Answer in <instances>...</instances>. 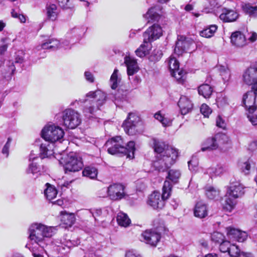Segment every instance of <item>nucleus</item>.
I'll list each match as a JSON object with an SVG mask.
<instances>
[{
	"mask_svg": "<svg viewBox=\"0 0 257 257\" xmlns=\"http://www.w3.org/2000/svg\"><path fill=\"white\" fill-rule=\"evenodd\" d=\"M152 142L155 152L158 154L154 167L159 172H164L175 163L178 156V150L156 139H153Z\"/></svg>",
	"mask_w": 257,
	"mask_h": 257,
	"instance_id": "obj_1",
	"label": "nucleus"
},
{
	"mask_svg": "<svg viewBox=\"0 0 257 257\" xmlns=\"http://www.w3.org/2000/svg\"><path fill=\"white\" fill-rule=\"evenodd\" d=\"M56 227L48 226L40 223H34L29 228V238L32 244H36L44 248L46 246V238L51 237L56 232Z\"/></svg>",
	"mask_w": 257,
	"mask_h": 257,
	"instance_id": "obj_2",
	"label": "nucleus"
},
{
	"mask_svg": "<svg viewBox=\"0 0 257 257\" xmlns=\"http://www.w3.org/2000/svg\"><path fill=\"white\" fill-rule=\"evenodd\" d=\"M162 188V194L157 191L153 192L149 197L148 204L154 209H162L165 206V201L170 197L172 184L176 183L178 178H167Z\"/></svg>",
	"mask_w": 257,
	"mask_h": 257,
	"instance_id": "obj_3",
	"label": "nucleus"
},
{
	"mask_svg": "<svg viewBox=\"0 0 257 257\" xmlns=\"http://www.w3.org/2000/svg\"><path fill=\"white\" fill-rule=\"evenodd\" d=\"M162 34L163 30L159 25L154 24L150 27L143 34V43L136 50V55L140 57L147 55L152 48V42L159 39Z\"/></svg>",
	"mask_w": 257,
	"mask_h": 257,
	"instance_id": "obj_4",
	"label": "nucleus"
},
{
	"mask_svg": "<svg viewBox=\"0 0 257 257\" xmlns=\"http://www.w3.org/2000/svg\"><path fill=\"white\" fill-rule=\"evenodd\" d=\"M107 148L108 153L111 155L122 154L126 156L130 159L134 157L135 144L133 141L129 142L126 147L123 146L122 140L120 137L117 136L108 140L105 144Z\"/></svg>",
	"mask_w": 257,
	"mask_h": 257,
	"instance_id": "obj_5",
	"label": "nucleus"
},
{
	"mask_svg": "<svg viewBox=\"0 0 257 257\" xmlns=\"http://www.w3.org/2000/svg\"><path fill=\"white\" fill-rule=\"evenodd\" d=\"M125 132L128 135H135L143 131V126L140 117L135 113H130L122 124Z\"/></svg>",
	"mask_w": 257,
	"mask_h": 257,
	"instance_id": "obj_6",
	"label": "nucleus"
},
{
	"mask_svg": "<svg viewBox=\"0 0 257 257\" xmlns=\"http://www.w3.org/2000/svg\"><path fill=\"white\" fill-rule=\"evenodd\" d=\"M63 125L67 128L74 129L81 122L80 114L73 109H66L61 114Z\"/></svg>",
	"mask_w": 257,
	"mask_h": 257,
	"instance_id": "obj_7",
	"label": "nucleus"
},
{
	"mask_svg": "<svg viewBox=\"0 0 257 257\" xmlns=\"http://www.w3.org/2000/svg\"><path fill=\"white\" fill-rule=\"evenodd\" d=\"M165 230L163 224L156 227L154 229L146 230L141 234V240L153 246H156L160 241L162 232Z\"/></svg>",
	"mask_w": 257,
	"mask_h": 257,
	"instance_id": "obj_8",
	"label": "nucleus"
},
{
	"mask_svg": "<svg viewBox=\"0 0 257 257\" xmlns=\"http://www.w3.org/2000/svg\"><path fill=\"white\" fill-rule=\"evenodd\" d=\"M64 133L59 126L54 124L46 125L42 130L41 136L46 141L54 143L61 139Z\"/></svg>",
	"mask_w": 257,
	"mask_h": 257,
	"instance_id": "obj_9",
	"label": "nucleus"
},
{
	"mask_svg": "<svg viewBox=\"0 0 257 257\" xmlns=\"http://www.w3.org/2000/svg\"><path fill=\"white\" fill-rule=\"evenodd\" d=\"M86 97L93 98L97 105V107H95L94 105H86L85 106L83 112L85 113V115L89 116V114H93L96 110L99 109V107L104 103L106 98L105 93L100 90L90 91L86 94Z\"/></svg>",
	"mask_w": 257,
	"mask_h": 257,
	"instance_id": "obj_10",
	"label": "nucleus"
},
{
	"mask_svg": "<svg viewBox=\"0 0 257 257\" xmlns=\"http://www.w3.org/2000/svg\"><path fill=\"white\" fill-rule=\"evenodd\" d=\"M64 162V169L66 172H77L83 167L82 158L73 153L67 156Z\"/></svg>",
	"mask_w": 257,
	"mask_h": 257,
	"instance_id": "obj_11",
	"label": "nucleus"
},
{
	"mask_svg": "<svg viewBox=\"0 0 257 257\" xmlns=\"http://www.w3.org/2000/svg\"><path fill=\"white\" fill-rule=\"evenodd\" d=\"M125 186L122 183H115L107 187V195L109 198L114 201L120 200L124 197Z\"/></svg>",
	"mask_w": 257,
	"mask_h": 257,
	"instance_id": "obj_12",
	"label": "nucleus"
},
{
	"mask_svg": "<svg viewBox=\"0 0 257 257\" xmlns=\"http://www.w3.org/2000/svg\"><path fill=\"white\" fill-rule=\"evenodd\" d=\"M194 45V41L191 38L180 36L176 42L174 53L178 56L181 55L191 50Z\"/></svg>",
	"mask_w": 257,
	"mask_h": 257,
	"instance_id": "obj_13",
	"label": "nucleus"
},
{
	"mask_svg": "<svg viewBox=\"0 0 257 257\" xmlns=\"http://www.w3.org/2000/svg\"><path fill=\"white\" fill-rule=\"evenodd\" d=\"M168 65L172 76L175 78L179 82H182L185 72L179 69V63L177 59L173 56H171L168 62Z\"/></svg>",
	"mask_w": 257,
	"mask_h": 257,
	"instance_id": "obj_14",
	"label": "nucleus"
},
{
	"mask_svg": "<svg viewBox=\"0 0 257 257\" xmlns=\"http://www.w3.org/2000/svg\"><path fill=\"white\" fill-rule=\"evenodd\" d=\"M242 81L247 85L257 81V62L246 69L242 74Z\"/></svg>",
	"mask_w": 257,
	"mask_h": 257,
	"instance_id": "obj_15",
	"label": "nucleus"
},
{
	"mask_svg": "<svg viewBox=\"0 0 257 257\" xmlns=\"http://www.w3.org/2000/svg\"><path fill=\"white\" fill-rule=\"evenodd\" d=\"M245 192L243 185L239 182H231L227 189V195L234 199L241 197Z\"/></svg>",
	"mask_w": 257,
	"mask_h": 257,
	"instance_id": "obj_16",
	"label": "nucleus"
},
{
	"mask_svg": "<svg viewBox=\"0 0 257 257\" xmlns=\"http://www.w3.org/2000/svg\"><path fill=\"white\" fill-rule=\"evenodd\" d=\"M226 229L227 235L230 239L242 242L244 241L247 237V233L245 231L231 227H227Z\"/></svg>",
	"mask_w": 257,
	"mask_h": 257,
	"instance_id": "obj_17",
	"label": "nucleus"
},
{
	"mask_svg": "<svg viewBox=\"0 0 257 257\" xmlns=\"http://www.w3.org/2000/svg\"><path fill=\"white\" fill-rule=\"evenodd\" d=\"M162 15V9L159 6L152 7L149 9L144 17L148 20V22H158Z\"/></svg>",
	"mask_w": 257,
	"mask_h": 257,
	"instance_id": "obj_18",
	"label": "nucleus"
},
{
	"mask_svg": "<svg viewBox=\"0 0 257 257\" xmlns=\"http://www.w3.org/2000/svg\"><path fill=\"white\" fill-rule=\"evenodd\" d=\"M256 95L252 90L248 91L243 95L242 101L247 111L250 109H253L254 107L257 109V105L255 104Z\"/></svg>",
	"mask_w": 257,
	"mask_h": 257,
	"instance_id": "obj_19",
	"label": "nucleus"
},
{
	"mask_svg": "<svg viewBox=\"0 0 257 257\" xmlns=\"http://www.w3.org/2000/svg\"><path fill=\"white\" fill-rule=\"evenodd\" d=\"M178 104L182 115H185L189 113L193 108V103L191 101L188 97L184 95L180 97Z\"/></svg>",
	"mask_w": 257,
	"mask_h": 257,
	"instance_id": "obj_20",
	"label": "nucleus"
},
{
	"mask_svg": "<svg viewBox=\"0 0 257 257\" xmlns=\"http://www.w3.org/2000/svg\"><path fill=\"white\" fill-rule=\"evenodd\" d=\"M54 143L45 140V142L41 144L40 150L42 158L50 157L54 154Z\"/></svg>",
	"mask_w": 257,
	"mask_h": 257,
	"instance_id": "obj_21",
	"label": "nucleus"
},
{
	"mask_svg": "<svg viewBox=\"0 0 257 257\" xmlns=\"http://www.w3.org/2000/svg\"><path fill=\"white\" fill-rule=\"evenodd\" d=\"M60 10L58 6L54 4L48 3L46 6V14L47 19L52 21L57 20Z\"/></svg>",
	"mask_w": 257,
	"mask_h": 257,
	"instance_id": "obj_22",
	"label": "nucleus"
},
{
	"mask_svg": "<svg viewBox=\"0 0 257 257\" xmlns=\"http://www.w3.org/2000/svg\"><path fill=\"white\" fill-rule=\"evenodd\" d=\"M208 207L206 204L200 201L197 202L194 208V215L196 217L202 219L208 215Z\"/></svg>",
	"mask_w": 257,
	"mask_h": 257,
	"instance_id": "obj_23",
	"label": "nucleus"
},
{
	"mask_svg": "<svg viewBox=\"0 0 257 257\" xmlns=\"http://www.w3.org/2000/svg\"><path fill=\"white\" fill-rule=\"evenodd\" d=\"M231 42L238 47H242L246 44V39L244 35L240 31H236L231 35Z\"/></svg>",
	"mask_w": 257,
	"mask_h": 257,
	"instance_id": "obj_24",
	"label": "nucleus"
},
{
	"mask_svg": "<svg viewBox=\"0 0 257 257\" xmlns=\"http://www.w3.org/2000/svg\"><path fill=\"white\" fill-rule=\"evenodd\" d=\"M124 63L127 67V75L129 76L133 75L139 70L136 60L130 56L125 57Z\"/></svg>",
	"mask_w": 257,
	"mask_h": 257,
	"instance_id": "obj_25",
	"label": "nucleus"
},
{
	"mask_svg": "<svg viewBox=\"0 0 257 257\" xmlns=\"http://www.w3.org/2000/svg\"><path fill=\"white\" fill-rule=\"evenodd\" d=\"M61 223L65 228L72 226L75 221V217L73 213H68L65 211L60 212Z\"/></svg>",
	"mask_w": 257,
	"mask_h": 257,
	"instance_id": "obj_26",
	"label": "nucleus"
},
{
	"mask_svg": "<svg viewBox=\"0 0 257 257\" xmlns=\"http://www.w3.org/2000/svg\"><path fill=\"white\" fill-rule=\"evenodd\" d=\"M238 15L237 13L230 10L224 9L222 13L220 15V19L224 22H232L236 21Z\"/></svg>",
	"mask_w": 257,
	"mask_h": 257,
	"instance_id": "obj_27",
	"label": "nucleus"
},
{
	"mask_svg": "<svg viewBox=\"0 0 257 257\" xmlns=\"http://www.w3.org/2000/svg\"><path fill=\"white\" fill-rule=\"evenodd\" d=\"M206 197L211 200H218L221 198L220 191L213 186H207L205 188Z\"/></svg>",
	"mask_w": 257,
	"mask_h": 257,
	"instance_id": "obj_28",
	"label": "nucleus"
},
{
	"mask_svg": "<svg viewBox=\"0 0 257 257\" xmlns=\"http://www.w3.org/2000/svg\"><path fill=\"white\" fill-rule=\"evenodd\" d=\"M217 149V145L215 137L207 139L202 145L201 150L202 152L206 151H212Z\"/></svg>",
	"mask_w": 257,
	"mask_h": 257,
	"instance_id": "obj_29",
	"label": "nucleus"
},
{
	"mask_svg": "<svg viewBox=\"0 0 257 257\" xmlns=\"http://www.w3.org/2000/svg\"><path fill=\"white\" fill-rule=\"evenodd\" d=\"M45 186L46 188L44 192L45 196L48 200L51 201L56 197L58 193L57 190L54 186L48 183H46Z\"/></svg>",
	"mask_w": 257,
	"mask_h": 257,
	"instance_id": "obj_30",
	"label": "nucleus"
},
{
	"mask_svg": "<svg viewBox=\"0 0 257 257\" xmlns=\"http://www.w3.org/2000/svg\"><path fill=\"white\" fill-rule=\"evenodd\" d=\"M60 43L58 40L56 39H50L46 42L42 44L41 46L37 47L38 50L41 49H50L54 50L59 48Z\"/></svg>",
	"mask_w": 257,
	"mask_h": 257,
	"instance_id": "obj_31",
	"label": "nucleus"
},
{
	"mask_svg": "<svg viewBox=\"0 0 257 257\" xmlns=\"http://www.w3.org/2000/svg\"><path fill=\"white\" fill-rule=\"evenodd\" d=\"M217 148L219 147L223 148L225 145H230L231 141L229 138L224 134H218L214 136Z\"/></svg>",
	"mask_w": 257,
	"mask_h": 257,
	"instance_id": "obj_32",
	"label": "nucleus"
},
{
	"mask_svg": "<svg viewBox=\"0 0 257 257\" xmlns=\"http://www.w3.org/2000/svg\"><path fill=\"white\" fill-rule=\"evenodd\" d=\"M116 221L119 225L124 227H127L131 222L127 215L122 212L117 214Z\"/></svg>",
	"mask_w": 257,
	"mask_h": 257,
	"instance_id": "obj_33",
	"label": "nucleus"
},
{
	"mask_svg": "<svg viewBox=\"0 0 257 257\" xmlns=\"http://www.w3.org/2000/svg\"><path fill=\"white\" fill-rule=\"evenodd\" d=\"M198 91L200 95L203 96L204 98H209L211 95L213 89L212 88L207 84L201 85L198 89Z\"/></svg>",
	"mask_w": 257,
	"mask_h": 257,
	"instance_id": "obj_34",
	"label": "nucleus"
},
{
	"mask_svg": "<svg viewBox=\"0 0 257 257\" xmlns=\"http://www.w3.org/2000/svg\"><path fill=\"white\" fill-rule=\"evenodd\" d=\"M98 173L97 168L93 165L85 166L82 171L83 177H97Z\"/></svg>",
	"mask_w": 257,
	"mask_h": 257,
	"instance_id": "obj_35",
	"label": "nucleus"
},
{
	"mask_svg": "<svg viewBox=\"0 0 257 257\" xmlns=\"http://www.w3.org/2000/svg\"><path fill=\"white\" fill-rule=\"evenodd\" d=\"M225 196L226 198L223 204V208L226 211L231 212L235 208L237 204V201L236 199L232 198L231 196H227V193Z\"/></svg>",
	"mask_w": 257,
	"mask_h": 257,
	"instance_id": "obj_36",
	"label": "nucleus"
},
{
	"mask_svg": "<svg viewBox=\"0 0 257 257\" xmlns=\"http://www.w3.org/2000/svg\"><path fill=\"white\" fill-rule=\"evenodd\" d=\"M80 243L79 239L73 240L70 239L67 240H64L61 243V245L58 246V250L60 251H62V249L66 250L69 249L71 247L78 245Z\"/></svg>",
	"mask_w": 257,
	"mask_h": 257,
	"instance_id": "obj_37",
	"label": "nucleus"
},
{
	"mask_svg": "<svg viewBox=\"0 0 257 257\" xmlns=\"http://www.w3.org/2000/svg\"><path fill=\"white\" fill-rule=\"evenodd\" d=\"M217 29V26L216 25H210L206 28L200 33L202 37L205 38H210L212 37Z\"/></svg>",
	"mask_w": 257,
	"mask_h": 257,
	"instance_id": "obj_38",
	"label": "nucleus"
},
{
	"mask_svg": "<svg viewBox=\"0 0 257 257\" xmlns=\"http://www.w3.org/2000/svg\"><path fill=\"white\" fill-rule=\"evenodd\" d=\"M155 118L158 120L164 126H170L172 124V120L165 117L160 112H158L154 115Z\"/></svg>",
	"mask_w": 257,
	"mask_h": 257,
	"instance_id": "obj_39",
	"label": "nucleus"
},
{
	"mask_svg": "<svg viewBox=\"0 0 257 257\" xmlns=\"http://www.w3.org/2000/svg\"><path fill=\"white\" fill-rule=\"evenodd\" d=\"M27 171L28 173L33 175H44L41 171L40 167L35 163L30 164Z\"/></svg>",
	"mask_w": 257,
	"mask_h": 257,
	"instance_id": "obj_40",
	"label": "nucleus"
},
{
	"mask_svg": "<svg viewBox=\"0 0 257 257\" xmlns=\"http://www.w3.org/2000/svg\"><path fill=\"white\" fill-rule=\"evenodd\" d=\"M118 70L117 69H114L110 77V82L111 88L112 89H115L117 88L118 84L120 82V79L118 78Z\"/></svg>",
	"mask_w": 257,
	"mask_h": 257,
	"instance_id": "obj_41",
	"label": "nucleus"
},
{
	"mask_svg": "<svg viewBox=\"0 0 257 257\" xmlns=\"http://www.w3.org/2000/svg\"><path fill=\"white\" fill-rule=\"evenodd\" d=\"M243 8L250 17L257 18V6L252 7L249 4H245L243 6Z\"/></svg>",
	"mask_w": 257,
	"mask_h": 257,
	"instance_id": "obj_42",
	"label": "nucleus"
},
{
	"mask_svg": "<svg viewBox=\"0 0 257 257\" xmlns=\"http://www.w3.org/2000/svg\"><path fill=\"white\" fill-rule=\"evenodd\" d=\"M256 110L254 107L253 109H250L247 112V117L253 125H257V113H254Z\"/></svg>",
	"mask_w": 257,
	"mask_h": 257,
	"instance_id": "obj_43",
	"label": "nucleus"
},
{
	"mask_svg": "<svg viewBox=\"0 0 257 257\" xmlns=\"http://www.w3.org/2000/svg\"><path fill=\"white\" fill-rule=\"evenodd\" d=\"M240 169L244 175H248L250 170V163L248 160L244 162H240L239 164Z\"/></svg>",
	"mask_w": 257,
	"mask_h": 257,
	"instance_id": "obj_44",
	"label": "nucleus"
},
{
	"mask_svg": "<svg viewBox=\"0 0 257 257\" xmlns=\"http://www.w3.org/2000/svg\"><path fill=\"white\" fill-rule=\"evenodd\" d=\"M228 252L230 256L232 257H238L241 255V251H240L238 246L235 244L230 245Z\"/></svg>",
	"mask_w": 257,
	"mask_h": 257,
	"instance_id": "obj_45",
	"label": "nucleus"
},
{
	"mask_svg": "<svg viewBox=\"0 0 257 257\" xmlns=\"http://www.w3.org/2000/svg\"><path fill=\"white\" fill-rule=\"evenodd\" d=\"M211 240L217 243L220 244L224 241V236L219 232H214L211 234Z\"/></svg>",
	"mask_w": 257,
	"mask_h": 257,
	"instance_id": "obj_46",
	"label": "nucleus"
},
{
	"mask_svg": "<svg viewBox=\"0 0 257 257\" xmlns=\"http://www.w3.org/2000/svg\"><path fill=\"white\" fill-rule=\"evenodd\" d=\"M188 167L190 171L195 172L197 171V168L198 165V160L195 157H192L191 160L188 163Z\"/></svg>",
	"mask_w": 257,
	"mask_h": 257,
	"instance_id": "obj_47",
	"label": "nucleus"
},
{
	"mask_svg": "<svg viewBox=\"0 0 257 257\" xmlns=\"http://www.w3.org/2000/svg\"><path fill=\"white\" fill-rule=\"evenodd\" d=\"M57 2L62 9H68L73 7L70 0H57Z\"/></svg>",
	"mask_w": 257,
	"mask_h": 257,
	"instance_id": "obj_48",
	"label": "nucleus"
},
{
	"mask_svg": "<svg viewBox=\"0 0 257 257\" xmlns=\"http://www.w3.org/2000/svg\"><path fill=\"white\" fill-rule=\"evenodd\" d=\"M200 111L205 117H208L211 113V109L206 104H203L200 107Z\"/></svg>",
	"mask_w": 257,
	"mask_h": 257,
	"instance_id": "obj_49",
	"label": "nucleus"
},
{
	"mask_svg": "<svg viewBox=\"0 0 257 257\" xmlns=\"http://www.w3.org/2000/svg\"><path fill=\"white\" fill-rule=\"evenodd\" d=\"M230 245L229 241L224 240L220 244L219 249L222 252H228Z\"/></svg>",
	"mask_w": 257,
	"mask_h": 257,
	"instance_id": "obj_50",
	"label": "nucleus"
},
{
	"mask_svg": "<svg viewBox=\"0 0 257 257\" xmlns=\"http://www.w3.org/2000/svg\"><path fill=\"white\" fill-rule=\"evenodd\" d=\"M8 40V38H3L1 40V42L3 43L2 45L0 46V54L1 55H3L8 49L9 45L8 43H7Z\"/></svg>",
	"mask_w": 257,
	"mask_h": 257,
	"instance_id": "obj_51",
	"label": "nucleus"
},
{
	"mask_svg": "<svg viewBox=\"0 0 257 257\" xmlns=\"http://www.w3.org/2000/svg\"><path fill=\"white\" fill-rule=\"evenodd\" d=\"M24 53L22 51L17 52L15 62L16 63H23L24 62Z\"/></svg>",
	"mask_w": 257,
	"mask_h": 257,
	"instance_id": "obj_52",
	"label": "nucleus"
},
{
	"mask_svg": "<svg viewBox=\"0 0 257 257\" xmlns=\"http://www.w3.org/2000/svg\"><path fill=\"white\" fill-rule=\"evenodd\" d=\"M12 141V139L10 138H8V141L5 146H4L2 152V153L6 155V157H8L9 156V149L10 147L11 143Z\"/></svg>",
	"mask_w": 257,
	"mask_h": 257,
	"instance_id": "obj_53",
	"label": "nucleus"
},
{
	"mask_svg": "<svg viewBox=\"0 0 257 257\" xmlns=\"http://www.w3.org/2000/svg\"><path fill=\"white\" fill-rule=\"evenodd\" d=\"M73 182V181H70L69 182L68 181H63V178H58V185L61 187L62 189H63V188H68L69 186L70 185V184L71 183Z\"/></svg>",
	"mask_w": 257,
	"mask_h": 257,
	"instance_id": "obj_54",
	"label": "nucleus"
},
{
	"mask_svg": "<svg viewBox=\"0 0 257 257\" xmlns=\"http://www.w3.org/2000/svg\"><path fill=\"white\" fill-rule=\"evenodd\" d=\"M80 214L85 217L86 218L92 217L93 213L92 209H82L80 211Z\"/></svg>",
	"mask_w": 257,
	"mask_h": 257,
	"instance_id": "obj_55",
	"label": "nucleus"
},
{
	"mask_svg": "<svg viewBox=\"0 0 257 257\" xmlns=\"http://www.w3.org/2000/svg\"><path fill=\"white\" fill-rule=\"evenodd\" d=\"M216 125L218 127H219L222 128H224L226 126V124L225 123L224 120L220 117V116H218L216 119Z\"/></svg>",
	"mask_w": 257,
	"mask_h": 257,
	"instance_id": "obj_56",
	"label": "nucleus"
},
{
	"mask_svg": "<svg viewBox=\"0 0 257 257\" xmlns=\"http://www.w3.org/2000/svg\"><path fill=\"white\" fill-rule=\"evenodd\" d=\"M84 76L86 80L90 83H93L94 81V77L91 72L89 71H85Z\"/></svg>",
	"mask_w": 257,
	"mask_h": 257,
	"instance_id": "obj_57",
	"label": "nucleus"
},
{
	"mask_svg": "<svg viewBox=\"0 0 257 257\" xmlns=\"http://www.w3.org/2000/svg\"><path fill=\"white\" fill-rule=\"evenodd\" d=\"M181 175V173L179 170L172 169L168 172V177H179Z\"/></svg>",
	"mask_w": 257,
	"mask_h": 257,
	"instance_id": "obj_58",
	"label": "nucleus"
},
{
	"mask_svg": "<svg viewBox=\"0 0 257 257\" xmlns=\"http://www.w3.org/2000/svg\"><path fill=\"white\" fill-rule=\"evenodd\" d=\"M248 150L252 152H255L257 151V141H253L250 143L248 146Z\"/></svg>",
	"mask_w": 257,
	"mask_h": 257,
	"instance_id": "obj_59",
	"label": "nucleus"
},
{
	"mask_svg": "<svg viewBox=\"0 0 257 257\" xmlns=\"http://www.w3.org/2000/svg\"><path fill=\"white\" fill-rule=\"evenodd\" d=\"M248 40L252 43L255 42L257 40V34L254 32H251L248 33Z\"/></svg>",
	"mask_w": 257,
	"mask_h": 257,
	"instance_id": "obj_60",
	"label": "nucleus"
},
{
	"mask_svg": "<svg viewBox=\"0 0 257 257\" xmlns=\"http://www.w3.org/2000/svg\"><path fill=\"white\" fill-rule=\"evenodd\" d=\"M125 257H141V256L133 250H128L126 252Z\"/></svg>",
	"mask_w": 257,
	"mask_h": 257,
	"instance_id": "obj_61",
	"label": "nucleus"
},
{
	"mask_svg": "<svg viewBox=\"0 0 257 257\" xmlns=\"http://www.w3.org/2000/svg\"><path fill=\"white\" fill-rule=\"evenodd\" d=\"M92 213H93V216L92 217L95 219V220H96V217L97 216H100L101 214L102 211L100 209H92Z\"/></svg>",
	"mask_w": 257,
	"mask_h": 257,
	"instance_id": "obj_62",
	"label": "nucleus"
},
{
	"mask_svg": "<svg viewBox=\"0 0 257 257\" xmlns=\"http://www.w3.org/2000/svg\"><path fill=\"white\" fill-rule=\"evenodd\" d=\"M217 102L218 105L220 106H223L224 105L227 103V99L225 97L218 98Z\"/></svg>",
	"mask_w": 257,
	"mask_h": 257,
	"instance_id": "obj_63",
	"label": "nucleus"
},
{
	"mask_svg": "<svg viewBox=\"0 0 257 257\" xmlns=\"http://www.w3.org/2000/svg\"><path fill=\"white\" fill-rule=\"evenodd\" d=\"M221 75L223 77V79H226L229 77V72L228 70L225 68H223V71H221L220 70Z\"/></svg>",
	"mask_w": 257,
	"mask_h": 257,
	"instance_id": "obj_64",
	"label": "nucleus"
}]
</instances>
